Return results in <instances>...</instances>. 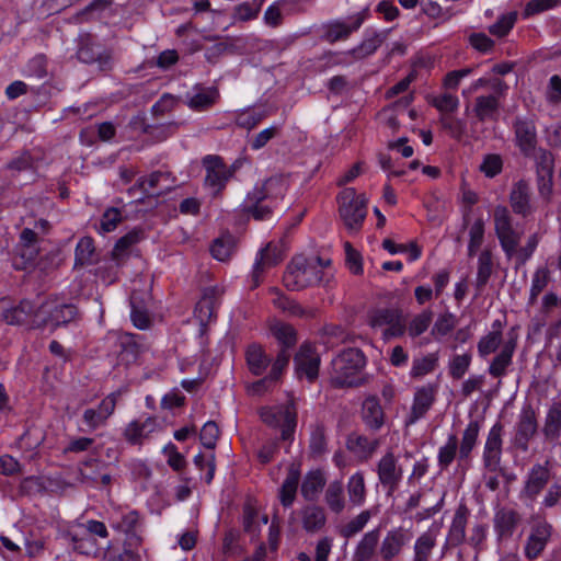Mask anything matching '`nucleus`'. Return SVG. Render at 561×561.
<instances>
[{"mask_svg":"<svg viewBox=\"0 0 561 561\" xmlns=\"http://www.w3.org/2000/svg\"><path fill=\"white\" fill-rule=\"evenodd\" d=\"M331 264L330 260L320 256L305 257L296 255L288 263L283 276L284 286L288 290H301L323 280V268Z\"/></svg>","mask_w":561,"mask_h":561,"instance_id":"1","label":"nucleus"},{"mask_svg":"<svg viewBox=\"0 0 561 561\" xmlns=\"http://www.w3.org/2000/svg\"><path fill=\"white\" fill-rule=\"evenodd\" d=\"M366 366V357L358 348H347L332 362L331 382L336 388L358 387L364 383L362 375Z\"/></svg>","mask_w":561,"mask_h":561,"instance_id":"2","label":"nucleus"},{"mask_svg":"<svg viewBox=\"0 0 561 561\" xmlns=\"http://www.w3.org/2000/svg\"><path fill=\"white\" fill-rule=\"evenodd\" d=\"M339 215L345 228L354 233L358 232L367 215V202L364 195L357 194L355 188L346 187L336 197Z\"/></svg>","mask_w":561,"mask_h":561,"instance_id":"3","label":"nucleus"},{"mask_svg":"<svg viewBox=\"0 0 561 561\" xmlns=\"http://www.w3.org/2000/svg\"><path fill=\"white\" fill-rule=\"evenodd\" d=\"M494 231L500 245L508 260L516 256L520 245L523 230L513 225V217L506 206L499 205L493 211Z\"/></svg>","mask_w":561,"mask_h":561,"instance_id":"4","label":"nucleus"},{"mask_svg":"<svg viewBox=\"0 0 561 561\" xmlns=\"http://www.w3.org/2000/svg\"><path fill=\"white\" fill-rule=\"evenodd\" d=\"M39 238L35 231L24 228L20 234V241L12 256V266L16 271L32 272L35 268L44 271L46 264L39 256Z\"/></svg>","mask_w":561,"mask_h":561,"instance_id":"5","label":"nucleus"},{"mask_svg":"<svg viewBox=\"0 0 561 561\" xmlns=\"http://www.w3.org/2000/svg\"><path fill=\"white\" fill-rule=\"evenodd\" d=\"M114 536L105 545L104 561H138L136 549L141 538L133 528H115Z\"/></svg>","mask_w":561,"mask_h":561,"instance_id":"6","label":"nucleus"},{"mask_svg":"<svg viewBox=\"0 0 561 561\" xmlns=\"http://www.w3.org/2000/svg\"><path fill=\"white\" fill-rule=\"evenodd\" d=\"M260 417L267 426L279 428L283 440H293L297 425V412L294 403L264 407L260 410Z\"/></svg>","mask_w":561,"mask_h":561,"instance_id":"7","label":"nucleus"},{"mask_svg":"<svg viewBox=\"0 0 561 561\" xmlns=\"http://www.w3.org/2000/svg\"><path fill=\"white\" fill-rule=\"evenodd\" d=\"M368 18L369 9L366 8L357 13L348 15L345 19L328 21L321 26V38L330 44L346 41L353 33L357 32L362 27Z\"/></svg>","mask_w":561,"mask_h":561,"instance_id":"8","label":"nucleus"},{"mask_svg":"<svg viewBox=\"0 0 561 561\" xmlns=\"http://www.w3.org/2000/svg\"><path fill=\"white\" fill-rule=\"evenodd\" d=\"M118 398L119 392H112L100 402L96 409H85L78 423V430L82 433H91L105 426L116 409Z\"/></svg>","mask_w":561,"mask_h":561,"instance_id":"9","label":"nucleus"},{"mask_svg":"<svg viewBox=\"0 0 561 561\" xmlns=\"http://www.w3.org/2000/svg\"><path fill=\"white\" fill-rule=\"evenodd\" d=\"M504 426L496 422L489 431L482 451V463L490 473H504L502 467Z\"/></svg>","mask_w":561,"mask_h":561,"instance_id":"10","label":"nucleus"},{"mask_svg":"<svg viewBox=\"0 0 561 561\" xmlns=\"http://www.w3.org/2000/svg\"><path fill=\"white\" fill-rule=\"evenodd\" d=\"M202 164L205 169L204 184L211 191L214 196H218L226 188L229 180L228 165L224 159L217 154H207L203 158Z\"/></svg>","mask_w":561,"mask_h":561,"instance_id":"11","label":"nucleus"},{"mask_svg":"<svg viewBox=\"0 0 561 561\" xmlns=\"http://www.w3.org/2000/svg\"><path fill=\"white\" fill-rule=\"evenodd\" d=\"M279 183L277 179H268L261 186H255L248 193L243 203V210L255 220H265L272 214V206L264 204L270 198V190Z\"/></svg>","mask_w":561,"mask_h":561,"instance_id":"12","label":"nucleus"},{"mask_svg":"<svg viewBox=\"0 0 561 561\" xmlns=\"http://www.w3.org/2000/svg\"><path fill=\"white\" fill-rule=\"evenodd\" d=\"M538 431L537 413L531 404H525L515 425L514 445L520 451L526 453L529 449V442L535 437Z\"/></svg>","mask_w":561,"mask_h":561,"instance_id":"13","label":"nucleus"},{"mask_svg":"<svg viewBox=\"0 0 561 561\" xmlns=\"http://www.w3.org/2000/svg\"><path fill=\"white\" fill-rule=\"evenodd\" d=\"M368 322L373 328H386V339L401 336L405 331L402 312L399 309L380 308L370 312Z\"/></svg>","mask_w":561,"mask_h":561,"instance_id":"14","label":"nucleus"},{"mask_svg":"<svg viewBox=\"0 0 561 561\" xmlns=\"http://www.w3.org/2000/svg\"><path fill=\"white\" fill-rule=\"evenodd\" d=\"M515 145L524 157H530L536 152L538 144L537 128L533 119L517 117L513 123Z\"/></svg>","mask_w":561,"mask_h":561,"instance_id":"15","label":"nucleus"},{"mask_svg":"<svg viewBox=\"0 0 561 561\" xmlns=\"http://www.w3.org/2000/svg\"><path fill=\"white\" fill-rule=\"evenodd\" d=\"M224 290L218 286L206 287L195 307V317L201 325L205 327L216 319L217 310L221 304Z\"/></svg>","mask_w":561,"mask_h":561,"instance_id":"16","label":"nucleus"},{"mask_svg":"<svg viewBox=\"0 0 561 561\" xmlns=\"http://www.w3.org/2000/svg\"><path fill=\"white\" fill-rule=\"evenodd\" d=\"M377 474L381 485L389 493L394 492L403 477V470L392 451H387L377 463Z\"/></svg>","mask_w":561,"mask_h":561,"instance_id":"17","label":"nucleus"},{"mask_svg":"<svg viewBox=\"0 0 561 561\" xmlns=\"http://www.w3.org/2000/svg\"><path fill=\"white\" fill-rule=\"evenodd\" d=\"M551 478L550 465L547 460L545 463H535L528 471L524 488L523 496L533 501L547 486Z\"/></svg>","mask_w":561,"mask_h":561,"instance_id":"18","label":"nucleus"},{"mask_svg":"<svg viewBox=\"0 0 561 561\" xmlns=\"http://www.w3.org/2000/svg\"><path fill=\"white\" fill-rule=\"evenodd\" d=\"M295 365L299 376H306L309 381H313L320 367V357L314 346L309 343L301 344L295 356Z\"/></svg>","mask_w":561,"mask_h":561,"instance_id":"19","label":"nucleus"},{"mask_svg":"<svg viewBox=\"0 0 561 561\" xmlns=\"http://www.w3.org/2000/svg\"><path fill=\"white\" fill-rule=\"evenodd\" d=\"M437 385L427 383L416 389L407 424H414L425 416L435 401Z\"/></svg>","mask_w":561,"mask_h":561,"instance_id":"20","label":"nucleus"},{"mask_svg":"<svg viewBox=\"0 0 561 561\" xmlns=\"http://www.w3.org/2000/svg\"><path fill=\"white\" fill-rule=\"evenodd\" d=\"M32 300L22 299L16 306H8V300L0 302V317L10 325H26L31 329Z\"/></svg>","mask_w":561,"mask_h":561,"instance_id":"21","label":"nucleus"},{"mask_svg":"<svg viewBox=\"0 0 561 561\" xmlns=\"http://www.w3.org/2000/svg\"><path fill=\"white\" fill-rule=\"evenodd\" d=\"M510 205L516 215L524 218L534 213L531 187L527 181L519 180L513 184L510 192Z\"/></svg>","mask_w":561,"mask_h":561,"instance_id":"22","label":"nucleus"},{"mask_svg":"<svg viewBox=\"0 0 561 561\" xmlns=\"http://www.w3.org/2000/svg\"><path fill=\"white\" fill-rule=\"evenodd\" d=\"M284 259L280 249L272 243H268L260 251L259 257L252 271V287H257L261 283L264 272L273 266H276Z\"/></svg>","mask_w":561,"mask_h":561,"instance_id":"23","label":"nucleus"},{"mask_svg":"<svg viewBox=\"0 0 561 561\" xmlns=\"http://www.w3.org/2000/svg\"><path fill=\"white\" fill-rule=\"evenodd\" d=\"M480 430L481 422L471 420L463 430L461 439H458V462L466 467L471 463V454L478 444Z\"/></svg>","mask_w":561,"mask_h":561,"instance_id":"24","label":"nucleus"},{"mask_svg":"<svg viewBox=\"0 0 561 561\" xmlns=\"http://www.w3.org/2000/svg\"><path fill=\"white\" fill-rule=\"evenodd\" d=\"M389 30L375 31L366 30L363 41L354 48L347 51L355 59H364L377 51V49L386 42Z\"/></svg>","mask_w":561,"mask_h":561,"instance_id":"25","label":"nucleus"},{"mask_svg":"<svg viewBox=\"0 0 561 561\" xmlns=\"http://www.w3.org/2000/svg\"><path fill=\"white\" fill-rule=\"evenodd\" d=\"M360 416L366 427L373 432H378L385 425L386 414L376 396H369L363 401Z\"/></svg>","mask_w":561,"mask_h":561,"instance_id":"26","label":"nucleus"},{"mask_svg":"<svg viewBox=\"0 0 561 561\" xmlns=\"http://www.w3.org/2000/svg\"><path fill=\"white\" fill-rule=\"evenodd\" d=\"M301 478V465L299 462H291L288 466L286 478L284 479L278 492V499L284 507L293 505L298 485Z\"/></svg>","mask_w":561,"mask_h":561,"instance_id":"27","label":"nucleus"},{"mask_svg":"<svg viewBox=\"0 0 561 561\" xmlns=\"http://www.w3.org/2000/svg\"><path fill=\"white\" fill-rule=\"evenodd\" d=\"M516 337H510L503 345L500 353L492 359L488 373L494 378H502L507 374V368L513 363V355L516 350Z\"/></svg>","mask_w":561,"mask_h":561,"instance_id":"28","label":"nucleus"},{"mask_svg":"<svg viewBox=\"0 0 561 561\" xmlns=\"http://www.w3.org/2000/svg\"><path fill=\"white\" fill-rule=\"evenodd\" d=\"M194 93L187 95V106L195 112L207 111L213 107L219 100V91L215 87H199L194 88Z\"/></svg>","mask_w":561,"mask_h":561,"instance_id":"29","label":"nucleus"},{"mask_svg":"<svg viewBox=\"0 0 561 561\" xmlns=\"http://www.w3.org/2000/svg\"><path fill=\"white\" fill-rule=\"evenodd\" d=\"M157 426L153 417H146V420L131 421L124 430L125 439L131 445H140L144 439L154 432Z\"/></svg>","mask_w":561,"mask_h":561,"instance_id":"30","label":"nucleus"},{"mask_svg":"<svg viewBox=\"0 0 561 561\" xmlns=\"http://www.w3.org/2000/svg\"><path fill=\"white\" fill-rule=\"evenodd\" d=\"M500 110V100L495 94L480 95L474 100L473 113L481 123L496 121Z\"/></svg>","mask_w":561,"mask_h":561,"instance_id":"31","label":"nucleus"},{"mask_svg":"<svg viewBox=\"0 0 561 561\" xmlns=\"http://www.w3.org/2000/svg\"><path fill=\"white\" fill-rule=\"evenodd\" d=\"M137 185L148 195L161 194L171 188L170 173L154 171L147 178H140Z\"/></svg>","mask_w":561,"mask_h":561,"instance_id":"32","label":"nucleus"},{"mask_svg":"<svg viewBox=\"0 0 561 561\" xmlns=\"http://www.w3.org/2000/svg\"><path fill=\"white\" fill-rule=\"evenodd\" d=\"M245 359L249 370L255 376L263 375L271 364V358L265 353L263 346L256 343L248 346Z\"/></svg>","mask_w":561,"mask_h":561,"instance_id":"33","label":"nucleus"},{"mask_svg":"<svg viewBox=\"0 0 561 561\" xmlns=\"http://www.w3.org/2000/svg\"><path fill=\"white\" fill-rule=\"evenodd\" d=\"M108 536L106 528H88V533L79 540L72 537L73 549L78 550L80 554L95 556L100 549H105V546L95 547V539L100 537L106 539Z\"/></svg>","mask_w":561,"mask_h":561,"instance_id":"34","label":"nucleus"},{"mask_svg":"<svg viewBox=\"0 0 561 561\" xmlns=\"http://www.w3.org/2000/svg\"><path fill=\"white\" fill-rule=\"evenodd\" d=\"M549 528H533L525 543V556L528 560H534L543 551L550 539Z\"/></svg>","mask_w":561,"mask_h":561,"instance_id":"35","label":"nucleus"},{"mask_svg":"<svg viewBox=\"0 0 561 561\" xmlns=\"http://www.w3.org/2000/svg\"><path fill=\"white\" fill-rule=\"evenodd\" d=\"M31 329H39L50 325V318L54 314V301H47L42 297L32 300Z\"/></svg>","mask_w":561,"mask_h":561,"instance_id":"36","label":"nucleus"},{"mask_svg":"<svg viewBox=\"0 0 561 561\" xmlns=\"http://www.w3.org/2000/svg\"><path fill=\"white\" fill-rule=\"evenodd\" d=\"M273 291L276 294V298H274L273 304L278 309L298 318H314L317 316L316 308H304L297 301L279 293L278 289L275 288Z\"/></svg>","mask_w":561,"mask_h":561,"instance_id":"37","label":"nucleus"},{"mask_svg":"<svg viewBox=\"0 0 561 561\" xmlns=\"http://www.w3.org/2000/svg\"><path fill=\"white\" fill-rule=\"evenodd\" d=\"M542 433L547 440L554 442L561 435V402H553L546 414Z\"/></svg>","mask_w":561,"mask_h":561,"instance_id":"38","label":"nucleus"},{"mask_svg":"<svg viewBox=\"0 0 561 561\" xmlns=\"http://www.w3.org/2000/svg\"><path fill=\"white\" fill-rule=\"evenodd\" d=\"M346 446L355 455L368 459L379 447V439H370L365 435L351 434Z\"/></svg>","mask_w":561,"mask_h":561,"instance_id":"39","label":"nucleus"},{"mask_svg":"<svg viewBox=\"0 0 561 561\" xmlns=\"http://www.w3.org/2000/svg\"><path fill=\"white\" fill-rule=\"evenodd\" d=\"M142 239L144 231L141 229H134L125 236L121 237L112 251L113 260L117 261L118 263L124 261L128 256L130 248Z\"/></svg>","mask_w":561,"mask_h":561,"instance_id":"40","label":"nucleus"},{"mask_svg":"<svg viewBox=\"0 0 561 561\" xmlns=\"http://www.w3.org/2000/svg\"><path fill=\"white\" fill-rule=\"evenodd\" d=\"M325 485V478L321 470L309 471L301 483V494L306 500L312 501Z\"/></svg>","mask_w":561,"mask_h":561,"instance_id":"41","label":"nucleus"},{"mask_svg":"<svg viewBox=\"0 0 561 561\" xmlns=\"http://www.w3.org/2000/svg\"><path fill=\"white\" fill-rule=\"evenodd\" d=\"M408 538L400 530H391L383 539L380 547V554L385 561H391L398 556L405 545Z\"/></svg>","mask_w":561,"mask_h":561,"instance_id":"42","label":"nucleus"},{"mask_svg":"<svg viewBox=\"0 0 561 561\" xmlns=\"http://www.w3.org/2000/svg\"><path fill=\"white\" fill-rule=\"evenodd\" d=\"M493 271L492 253L490 250H483L478 259V271L476 278V288L481 294L488 284Z\"/></svg>","mask_w":561,"mask_h":561,"instance_id":"43","label":"nucleus"},{"mask_svg":"<svg viewBox=\"0 0 561 561\" xmlns=\"http://www.w3.org/2000/svg\"><path fill=\"white\" fill-rule=\"evenodd\" d=\"M271 333L282 345V348H285L287 351L294 347L297 343L296 329L289 323L280 321L275 322L271 327Z\"/></svg>","mask_w":561,"mask_h":561,"instance_id":"44","label":"nucleus"},{"mask_svg":"<svg viewBox=\"0 0 561 561\" xmlns=\"http://www.w3.org/2000/svg\"><path fill=\"white\" fill-rule=\"evenodd\" d=\"M438 353H428L423 357L414 358L410 370V376L413 379H420L427 374L433 373L438 365Z\"/></svg>","mask_w":561,"mask_h":561,"instance_id":"45","label":"nucleus"},{"mask_svg":"<svg viewBox=\"0 0 561 561\" xmlns=\"http://www.w3.org/2000/svg\"><path fill=\"white\" fill-rule=\"evenodd\" d=\"M458 459V437L450 434L445 445L440 446L437 454V463L440 470H446Z\"/></svg>","mask_w":561,"mask_h":561,"instance_id":"46","label":"nucleus"},{"mask_svg":"<svg viewBox=\"0 0 561 561\" xmlns=\"http://www.w3.org/2000/svg\"><path fill=\"white\" fill-rule=\"evenodd\" d=\"M378 541L379 533L377 529L367 533L356 547L354 560L368 561L374 556Z\"/></svg>","mask_w":561,"mask_h":561,"instance_id":"47","label":"nucleus"},{"mask_svg":"<svg viewBox=\"0 0 561 561\" xmlns=\"http://www.w3.org/2000/svg\"><path fill=\"white\" fill-rule=\"evenodd\" d=\"M37 160L38 159L35 158L31 151L23 150L7 163V170L12 172V175L26 171L34 172Z\"/></svg>","mask_w":561,"mask_h":561,"instance_id":"48","label":"nucleus"},{"mask_svg":"<svg viewBox=\"0 0 561 561\" xmlns=\"http://www.w3.org/2000/svg\"><path fill=\"white\" fill-rule=\"evenodd\" d=\"M518 19L517 11H511L504 14H501L495 23L491 24L488 27V31L491 35L503 38L506 37L513 27L515 26Z\"/></svg>","mask_w":561,"mask_h":561,"instance_id":"49","label":"nucleus"},{"mask_svg":"<svg viewBox=\"0 0 561 561\" xmlns=\"http://www.w3.org/2000/svg\"><path fill=\"white\" fill-rule=\"evenodd\" d=\"M327 430L322 423L311 426L309 450L312 457H320L327 451Z\"/></svg>","mask_w":561,"mask_h":561,"instance_id":"50","label":"nucleus"},{"mask_svg":"<svg viewBox=\"0 0 561 561\" xmlns=\"http://www.w3.org/2000/svg\"><path fill=\"white\" fill-rule=\"evenodd\" d=\"M348 500L354 505H362L366 497V485L364 474L356 472L350 477L347 482Z\"/></svg>","mask_w":561,"mask_h":561,"instance_id":"51","label":"nucleus"},{"mask_svg":"<svg viewBox=\"0 0 561 561\" xmlns=\"http://www.w3.org/2000/svg\"><path fill=\"white\" fill-rule=\"evenodd\" d=\"M325 501L331 511L340 513L345 506L344 485L341 481H333L329 484L325 492Z\"/></svg>","mask_w":561,"mask_h":561,"instance_id":"52","label":"nucleus"},{"mask_svg":"<svg viewBox=\"0 0 561 561\" xmlns=\"http://www.w3.org/2000/svg\"><path fill=\"white\" fill-rule=\"evenodd\" d=\"M430 104L434 106L442 115L451 114L459 107V99L451 92L445 91L440 95L433 96Z\"/></svg>","mask_w":561,"mask_h":561,"instance_id":"53","label":"nucleus"},{"mask_svg":"<svg viewBox=\"0 0 561 561\" xmlns=\"http://www.w3.org/2000/svg\"><path fill=\"white\" fill-rule=\"evenodd\" d=\"M457 318L451 312L439 314L431 330V334L436 339H440L449 334L457 325Z\"/></svg>","mask_w":561,"mask_h":561,"instance_id":"54","label":"nucleus"},{"mask_svg":"<svg viewBox=\"0 0 561 561\" xmlns=\"http://www.w3.org/2000/svg\"><path fill=\"white\" fill-rule=\"evenodd\" d=\"M268 522V514L252 502L243 506V526H261Z\"/></svg>","mask_w":561,"mask_h":561,"instance_id":"55","label":"nucleus"},{"mask_svg":"<svg viewBox=\"0 0 561 561\" xmlns=\"http://www.w3.org/2000/svg\"><path fill=\"white\" fill-rule=\"evenodd\" d=\"M436 542V536L433 531L424 533L415 542L414 561H427Z\"/></svg>","mask_w":561,"mask_h":561,"instance_id":"56","label":"nucleus"},{"mask_svg":"<svg viewBox=\"0 0 561 561\" xmlns=\"http://www.w3.org/2000/svg\"><path fill=\"white\" fill-rule=\"evenodd\" d=\"M234 243L231 236H224L214 240L210 253L218 261H227L233 252Z\"/></svg>","mask_w":561,"mask_h":561,"instance_id":"57","label":"nucleus"},{"mask_svg":"<svg viewBox=\"0 0 561 561\" xmlns=\"http://www.w3.org/2000/svg\"><path fill=\"white\" fill-rule=\"evenodd\" d=\"M94 242L92 238H82L76 247V265L91 264L94 261Z\"/></svg>","mask_w":561,"mask_h":561,"instance_id":"58","label":"nucleus"},{"mask_svg":"<svg viewBox=\"0 0 561 561\" xmlns=\"http://www.w3.org/2000/svg\"><path fill=\"white\" fill-rule=\"evenodd\" d=\"M433 321V312L430 309L423 310L416 314L409 323L408 331L410 336L416 337L423 334Z\"/></svg>","mask_w":561,"mask_h":561,"instance_id":"59","label":"nucleus"},{"mask_svg":"<svg viewBox=\"0 0 561 561\" xmlns=\"http://www.w3.org/2000/svg\"><path fill=\"white\" fill-rule=\"evenodd\" d=\"M100 50L95 47L90 36L81 37L79 41L77 58L84 64H92L98 60Z\"/></svg>","mask_w":561,"mask_h":561,"instance_id":"60","label":"nucleus"},{"mask_svg":"<svg viewBox=\"0 0 561 561\" xmlns=\"http://www.w3.org/2000/svg\"><path fill=\"white\" fill-rule=\"evenodd\" d=\"M529 158L535 160L537 174H553L554 160L550 151L536 147V152Z\"/></svg>","mask_w":561,"mask_h":561,"instance_id":"61","label":"nucleus"},{"mask_svg":"<svg viewBox=\"0 0 561 561\" xmlns=\"http://www.w3.org/2000/svg\"><path fill=\"white\" fill-rule=\"evenodd\" d=\"M473 68L466 67L457 70H451L445 75V77L442 80V88L445 91H456L458 87L460 85L462 79L467 78L468 76L472 75Z\"/></svg>","mask_w":561,"mask_h":561,"instance_id":"62","label":"nucleus"},{"mask_svg":"<svg viewBox=\"0 0 561 561\" xmlns=\"http://www.w3.org/2000/svg\"><path fill=\"white\" fill-rule=\"evenodd\" d=\"M439 123L454 139L459 140L465 135L466 123L450 114L442 115Z\"/></svg>","mask_w":561,"mask_h":561,"instance_id":"63","label":"nucleus"},{"mask_svg":"<svg viewBox=\"0 0 561 561\" xmlns=\"http://www.w3.org/2000/svg\"><path fill=\"white\" fill-rule=\"evenodd\" d=\"M44 440L43 431L36 427L27 428L18 440L21 448L26 450H35Z\"/></svg>","mask_w":561,"mask_h":561,"instance_id":"64","label":"nucleus"}]
</instances>
